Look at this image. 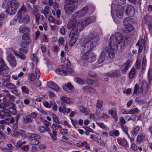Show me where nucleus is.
Segmentation results:
<instances>
[{"instance_id":"f257e3e1","label":"nucleus","mask_w":152,"mask_h":152,"mask_svg":"<svg viewBox=\"0 0 152 152\" xmlns=\"http://www.w3.org/2000/svg\"><path fill=\"white\" fill-rule=\"evenodd\" d=\"M98 30L95 29L91 32L87 38H84L85 45L81 46L80 48L81 52H84L81 56L82 59L86 60L89 62H92L96 60V56L91 52V50L99 42Z\"/></svg>"},{"instance_id":"f03ea898","label":"nucleus","mask_w":152,"mask_h":152,"mask_svg":"<svg viewBox=\"0 0 152 152\" xmlns=\"http://www.w3.org/2000/svg\"><path fill=\"white\" fill-rule=\"evenodd\" d=\"M81 20L77 21L76 18H73L70 20L67 25V28L68 29H71L70 35L72 36L75 34H78V31H81L82 30V26H80Z\"/></svg>"},{"instance_id":"7ed1b4c3","label":"nucleus","mask_w":152,"mask_h":152,"mask_svg":"<svg viewBox=\"0 0 152 152\" xmlns=\"http://www.w3.org/2000/svg\"><path fill=\"white\" fill-rule=\"evenodd\" d=\"M89 10H91V12H92L94 10V7L92 5H86L79 11L75 12L73 16L75 17L77 16L79 18L82 17L87 13Z\"/></svg>"},{"instance_id":"20e7f679","label":"nucleus","mask_w":152,"mask_h":152,"mask_svg":"<svg viewBox=\"0 0 152 152\" xmlns=\"http://www.w3.org/2000/svg\"><path fill=\"white\" fill-rule=\"evenodd\" d=\"M148 85L145 81H142L141 87L139 88V85L138 84H136L134 86V94L137 93H139L142 92L143 94H145L147 92Z\"/></svg>"},{"instance_id":"39448f33","label":"nucleus","mask_w":152,"mask_h":152,"mask_svg":"<svg viewBox=\"0 0 152 152\" xmlns=\"http://www.w3.org/2000/svg\"><path fill=\"white\" fill-rule=\"evenodd\" d=\"M121 42L124 43V41L122 36L120 33H117L114 35L112 36L110 38V45H113L115 43L118 44Z\"/></svg>"},{"instance_id":"423d86ee","label":"nucleus","mask_w":152,"mask_h":152,"mask_svg":"<svg viewBox=\"0 0 152 152\" xmlns=\"http://www.w3.org/2000/svg\"><path fill=\"white\" fill-rule=\"evenodd\" d=\"M132 21L129 18H125L123 21V23L124 25V29L126 31L130 32L133 30L134 27L131 24Z\"/></svg>"},{"instance_id":"0eeeda50","label":"nucleus","mask_w":152,"mask_h":152,"mask_svg":"<svg viewBox=\"0 0 152 152\" xmlns=\"http://www.w3.org/2000/svg\"><path fill=\"white\" fill-rule=\"evenodd\" d=\"M116 46H114L113 48L110 44L108 47H105L103 49V50L106 52H108L109 56L111 58L113 59L115 56Z\"/></svg>"},{"instance_id":"6e6552de","label":"nucleus","mask_w":152,"mask_h":152,"mask_svg":"<svg viewBox=\"0 0 152 152\" xmlns=\"http://www.w3.org/2000/svg\"><path fill=\"white\" fill-rule=\"evenodd\" d=\"M66 3L64 5V8L67 14H71L75 10V6L74 4L71 3L70 2L65 1Z\"/></svg>"},{"instance_id":"1a4fd4ad","label":"nucleus","mask_w":152,"mask_h":152,"mask_svg":"<svg viewBox=\"0 0 152 152\" xmlns=\"http://www.w3.org/2000/svg\"><path fill=\"white\" fill-rule=\"evenodd\" d=\"M8 72L7 67L4 64L3 60L1 58H0V74L5 76Z\"/></svg>"},{"instance_id":"9d476101","label":"nucleus","mask_w":152,"mask_h":152,"mask_svg":"<svg viewBox=\"0 0 152 152\" xmlns=\"http://www.w3.org/2000/svg\"><path fill=\"white\" fill-rule=\"evenodd\" d=\"M7 60L11 66H15L16 65L15 58L12 54H9L7 56Z\"/></svg>"},{"instance_id":"9b49d317","label":"nucleus","mask_w":152,"mask_h":152,"mask_svg":"<svg viewBox=\"0 0 152 152\" xmlns=\"http://www.w3.org/2000/svg\"><path fill=\"white\" fill-rule=\"evenodd\" d=\"M135 11L134 7L131 5H128L126 10V14L129 16L132 17L134 15Z\"/></svg>"},{"instance_id":"f8f14e48","label":"nucleus","mask_w":152,"mask_h":152,"mask_svg":"<svg viewBox=\"0 0 152 152\" xmlns=\"http://www.w3.org/2000/svg\"><path fill=\"white\" fill-rule=\"evenodd\" d=\"M27 11L25 7V5L23 4L18 11L17 17L18 18L23 17V15L27 14Z\"/></svg>"},{"instance_id":"ddd939ff","label":"nucleus","mask_w":152,"mask_h":152,"mask_svg":"<svg viewBox=\"0 0 152 152\" xmlns=\"http://www.w3.org/2000/svg\"><path fill=\"white\" fill-rule=\"evenodd\" d=\"M19 54L18 53L15 51H14V53L15 55L20 58L22 59L23 60L25 59V57L24 55L27 52L26 50L23 48H20L19 49Z\"/></svg>"},{"instance_id":"4468645a","label":"nucleus","mask_w":152,"mask_h":152,"mask_svg":"<svg viewBox=\"0 0 152 152\" xmlns=\"http://www.w3.org/2000/svg\"><path fill=\"white\" fill-rule=\"evenodd\" d=\"M94 17H91L90 18H88L86 19L83 21H82L81 20V24L80 26H82V30L84 28V26L89 24L90 23L92 22L95 21Z\"/></svg>"},{"instance_id":"2eb2a0df","label":"nucleus","mask_w":152,"mask_h":152,"mask_svg":"<svg viewBox=\"0 0 152 152\" xmlns=\"http://www.w3.org/2000/svg\"><path fill=\"white\" fill-rule=\"evenodd\" d=\"M2 91L4 92V94L5 96L3 99L4 102H7V100L6 97L11 100H13L15 99L14 96L10 94V91L8 90H3Z\"/></svg>"},{"instance_id":"dca6fc26","label":"nucleus","mask_w":152,"mask_h":152,"mask_svg":"<svg viewBox=\"0 0 152 152\" xmlns=\"http://www.w3.org/2000/svg\"><path fill=\"white\" fill-rule=\"evenodd\" d=\"M78 34H75L74 35L71 36L70 33L69 34V37L71 38L69 42V46L72 47L75 43L78 38Z\"/></svg>"},{"instance_id":"f3484780","label":"nucleus","mask_w":152,"mask_h":152,"mask_svg":"<svg viewBox=\"0 0 152 152\" xmlns=\"http://www.w3.org/2000/svg\"><path fill=\"white\" fill-rule=\"evenodd\" d=\"M131 61L129 60L127 61L121 67V71L122 72L125 73L126 71L131 66Z\"/></svg>"},{"instance_id":"a211bd4d","label":"nucleus","mask_w":152,"mask_h":152,"mask_svg":"<svg viewBox=\"0 0 152 152\" xmlns=\"http://www.w3.org/2000/svg\"><path fill=\"white\" fill-rule=\"evenodd\" d=\"M2 85L6 87L10 81V78L9 76H4L1 78Z\"/></svg>"},{"instance_id":"6ab92c4d","label":"nucleus","mask_w":152,"mask_h":152,"mask_svg":"<svg viewBox=\"0 0 152 152\" xmlns=\"http://www.w3.org/2000/svg\"><path fill=\"white\" fill-rule=\"evenodd\" d=\"M103 101L98 100L97 102L96 108V114L97 116H99L100 113L99 110L102 107L103 104Z\"/></svg>"},{"instance_id":"aec40b11","label":"nucleus","mask_w":152,"mask_h":152,"mask_svg":"<svg viewBox=\"0 0 152 152\" xmlns=\"http://www.w3.org/2000/svg\"><path fill=\"white\" fill-rule=\"evenodd\" d=\"M117 141L119 144L123 146H126L128 145L127 140L124 137H118Z\"/></svg>"},{"instance_id":"412c9836","label":"nucleus","mask_w":152,"mask_h":152,"mask_svg":"<svg viewBox=\"0 0 152 152\" xmlns=\"http://www.w3.org/2000/svg\"><path fill=\"white\" fill-rule=\"evenodd\" d=\"M48 85L49 88L54 90L56 91L57 92L59 90V88L58 86L52 82L50 81L48 82Z\"/></svg>"},{"instance_id":"4be33fe9","label":"nucleus","mask_w":152,"mask_h":152,"mask_svg":"<svg viewBox=\"0 0 152 152\" xmlns=\"http://www.w3.org/2000/svg\"><path fill=\"white\" fill-rule=\"evenodd\" d=\"M124 43L121 42L120 43H115L113 45H110L113 48L114 46H115V50H118L119 52H121L123 49L124 48Z\"/></svg>"},{"instance_id":"5701e85b","label":"nucleus","mask_w":152,"mask_h":152,"mask_svg":"<svg viewBox=\"0 0 152 152\" xmlns=\"http://www.w3.org/2000/svg\"><path fill=\"white\" fill-rule=\"evenodd\" d=\"M23 18H22L23 17H20V18H18L19 19L18 22L20 23L23 22H25L26 23H28L29 22L30 20V18L27 14L23 15Z\"/></svg>"},{"instance_id":"b1692460","label":"nucleus","mask_w":152,"mask_h":152,"mask_svg":"<svg viewBox=\"0 0 152 152\" xmlns=\"http://www.w3.org/2000/svg\"><path fill=\"white\" fill-rule=\"evenodd\" d=\"M34 15L35 17L36 22L37 23V24H39L44 19L43 16L41 15L39 13H35Z\"/></svg>"},{"instance_id":"393cba45","label":"nucleus","mask_w":152,"mask_h":152,"mask_svg":"<svg viewBox=\"0 0 152 152\" xmlns=\"http://www.w3.org/2000/svg\"><path fill=\"white\" fill-rule=\"evenodd\" d=\"M30 31V28L24 25H21L19 28V31L21 33H23L26 32H29Z\"/></svg>"},{"instance_id":"a878e982","label":"nucleus","mask_w":152,"mask_h":152,"mask_svg":"<svg viewBox=\"0 0 152 152\" xmlns=\"http://www.w3.org/2000/svg\"><path fill=\"white\" fill-rule=\"evenodd\" d=\"M119 8L117 11L116 15L118 18L121 19L122 18L124 15V9L121 6Z\"/></svg>"},{"instance_id":"bb28decb","label":"nucleus","mask_w":152,"mask_h":152,"mask_svg":"<svg viewBox=\"0 0 152 152\" xmlns=\"http://www.w3.org/2000/svg\"><path fill=\"white\" fill-rule=\"evenodd\" d=\"M17 10V9L15 7H13L10 6L5 11V12H7L10 15H12L15 13Z\"/></svg>"},{"instance_id":"cd10ccee","label":"nucleus","mask_w":152,"mask_h":152,"mask_svg":"<svg viewBox=\"0 0 152 152\" xmlns=\"http://www.w3.org/2000/svg\"><path fill=\"white\" fill-rule=\"evenodd\" d=\"M108 113L111 115L112 117L115 119V121L117 120L116 111L115 109L112 108L110 110H109Z\"/></svg>"},{"instance_id":"c85d7f7f","label":"nucleus","mask_w":152,"mask_h":152,"mask_svg":"<svg viewBox=\"0 0 152 152\" xmlns=\"http://www.w3.org/2000/svg\"><path fill=\"white\" fill-rule=\"evenodd\" d=\"M0 115L2 118H5L7 116L9 117L10 115V114L8 110L4 109V110L0 111Z\"/></svg>"},{"instance_id":"c756f323","label":"nucleus","mask_w":152,"mask_h":152,"mask_svg":"<svg viewBox=\"0 0 152 152\" xmlns=\"http://www.w3.org/2000/svg\"><path fill=\"white\" fill-rule=\"evenodd\" d=\"M145 41L143 39H141V43L140 44V42H138L136 44V46L138 48V53H141L143 49V46L144 45Z\"/></svg>"},{"instance_id":"7c9ffc66","label":"nucleus","mask_w":152,"mask_h":152,"mask_svg":"<svg viewBox=\"0 0 152 152\" xmlns=\"http://www.w3.org/2000/svg\"><path fill=\"white\" fill-rule=\"evenodd\" d=\"M105 56V52L102 50L101 55L98 60V63L99 64L102 63L104 61Z\"/></svg>"},{"instance_id":"2f4dec72","label":"nucleus","mask_w":152,"mask_h":152,"mask_svg":"<svg viewBox=\"0 0 152 152\" xmlns=\"http://www.w3.org/2000/svg\"><path fill=\"white\" fill-rule=\"evenodd\" d=\"M61 68L62 69H57L56 70V72L59 75L64 76L66 75V72L64 70L65 68L64 67V66L63 65H61Z\"/></svg>"},{"instance_id":"473e14b6","label":"nucleus","mask_w":152,"mask_h":152,"mask_svg":"<svg viewBox=\"0 0 152 152\" xmlns=\"http://www.w3.org/2000/svg\"><path fill=\"white\" fill-rule=\"evenodd\" d=\"M23 121L24 124H27L32 122V120L28 114L23 117Z\"/></svg>"},{"instance_id":"72a5a7b5","label":"nucleus","mask_w":152,"mask_h":152,"mask_svg":"<svg viewBox=\"0 0 152 152\" xmlns=\"http://www.w3.org/2000/svg\"><path fill=\"white\" fill-rule=\"evenodd\" d=\"M49 107L52 108L53 111H56L57 109V106L55 102L53 100L51 101L49 104Z\"/></svg>"},{"instance_id":"f704fd0d","label":"nucleus","mask_w":152,"mask_h":152,"mask_svg":"<svg viewBox=\"0 0 152 152\" xmlns=\"http://www.w3.org/2000/svg\"><path fill=\"white\" fill-rule=\"evenodd\" d=\"M120 125L121 126V127L122 130L125 132V134H126L128 136V137L130 138L129 136L128 133V127L125 125H124L123 124H120Z\"/></svg>"},{"instance_id":"c9c22d12","label":"nucleus","mask_w":152,"mask_h":152,"mask_svg":"<svg viewBox=\"0 0 152 152\" xmlns=\"http://www.w3.org/2000/svg\"><path fill=\"white\" fill-rule=\"evenodd\" d=\"M136 71L134 68H132L129 73V77L130 78H132L134 77Z\"/></svg>"},{"instance_id":"e433bc0d","label":"nucleus","mask_w":152,"mask_h":152,"mask_svg":"<svg viewBox=\"0 0 152 152\" xmlns=\"http://www.w3.org/2000/svg\"><path fill=\"white\" fill-rule=\"evenodd\" d=\"M48 133L52 140H56L57 133L56 131L54 130L53 131L52 133L49 132Z\"/></svg>"},{"instance_id":"4c0bfd02","label":"nucleus","mask_w":152,"mask_h":152,"mask_svg":"<svg viewBox=\"0 0 152 152\" xmlns=\"http://www.w3.org/2000/svg\"><path fill=\"white\" fill-rule=\"evenodd\" d=\"M59 110L63 113H66V106L64 103H61L59 106Z\"/></svg>"},{"instance_id":"58836bf2","label":"nucleus","mask_w":152,"mask_h":152,"mask_svg":"<svg viewBox=\"0 0 152 152\" xmlns=\"http://www.w3.org/2000/svg\"><path fill=\"white\" fill-rule=\"evenodd\" d=\"M19 5L18 2L16 0H12L11 2V4H10V6L12 7H15L17 9Z\"/></svg>"},{"instance_id":"ea45409f","label":"nucleus","mask_w":152,"mask_h":152,"mask_svg":"<svg viewBox=\"0 0 152 152\" xmlns=\"http://www.w3.org/2000/svg\"><path fill=\"white\" fill-rule=\"evenodd\" d=\"M10 4L11 2L9 1V0H5L2 4V7L4 8H7L10 6Z\"/></svg>"},{"instance_id":"a19ab883","label":"nucleus","mask_w":152,"mask_h":152,"mask_svg":"<svg viewBox=\"0 0 152 152\" xmlns=\"http://www.w3.org/2000/svg\"><path fill=\"white\" fill-rule=\"evenodd\" d=\"M80 111L86 114H88L89 113V110L88 109L80 107Z\"/></svg>"},{"instance_id":"79ce46f5","label":"nucleus","mask_w":152,"mask_h":152,"mask_svg":"<svg viewBox=\"0 0 152 152\" xmlns=\"http://www.w3.org/2000/svg\"><path fill=\"white\" fill-rule=\"evenodd\" d=\"M114 77H119L121 75L120 71L119 70H115L113 71Z\"/></svg>"},{"instance_id":"37998d69","label":"nucleus","mask_w":152,"mask_h":152,"mask_svg":"<svg viewBox=\"0 0 152 152\" xmlns=\"http://www.w3.org/2000/svg\"><path fill=\"white\" fill-rule=\"evenodd\" d=\"M74 80L77 83L79 84L83 85L85 84V81L84 80L78 77H75Z\"/></svg>"},{"instance_id":"c03bdc74","label":"nucleus","mask_w":152,"mask_h":152,"mask_svg":"<svg viewBox=\"0 0 152 152\" xmlns=\"http://www.w3.org/2000/svg\"><path fill=\"white\" fill-rule=\"evenodd\" d=\"M31 60L34 61L36 64H37V56L36 54H33L31 56Z\"/></svg>"},{"instance_id":"a18cd8bd","label":"nucleus","mask_w":152,"mask_h":152,"mask_svg":"<svg viewBox=\"0 0 152 152\" xmlns=\"http://www.w3.org/2000/svg\"><path fill=\"white\" fill-rule=\"evenodd\" d=\"M49 9L48 6L45 7L44 10H41V13L45 15L49 13Z\"/></svg>"},{"instance_id":"49530a36","label":"nucleus","mask_w":152,"mask_h":152,"mask_svg":"<svg viewBox=\"0 0 152 152\" xmlns=\"http://www.w3.org/2000/svg\"><path fill=\"white\" fill-rule=\"evenodd\" d=\"M38 139H34L31 140L30 141V143L31 145H37L39 143V141L37 140Z\"/></svg>"},{"instance_id":"de8ad7c7","label":"nucleus","mask_w":152,"mask_h":152,"mask_svg":"<svg viewBox=\"0 0 152 152\" xmlns=\"http://www.w3.org/2000/svg\"><path fill=\"white\" fill-rule=\"evenodd\" d=\"M96 123L101 128L104 130H107V126L105 125L104 123L100 122H96Z\"/></svg>"},{"instance_id":"09e8293b","label":"nucleus","mask_w":152,"mask_h":152,"mask_svg":"<svg viewBox=\"0 0 152 152\" xmlns=\"http://www.w3.org/2000/svg\"><path fill=\"white\" fill-rule=\"evenodd\" d=\"M29 136L30 137L34 138V139H40L41 138V137L39 135L35 134L30 133L29 135Z\"/></svg>"},{"instance_id":"8fccbe9b","label":"nucleus","mask_w":152,"mask_h":152,"mask_svg":"<svg viewBox=\"0 0 152 152\" xmlns=\"http://www.w3.org/2000/svg\"><path fill=\"white\" fill-rule=\"evenodd\" d=\"M61 100L65 103L69 104L71 102L70 99L66 97L62 96L61 97Z\"/></svg>"},{"instance_id":"3c124183","label":"nucleus","mask_w":152,"mask_h":152,"mask_svg":"<svg viewBox=\"0 0 152 152\" xmlns=\"http://www.w3.org/2000/svg\"><path fill=\"white\" fill-rule=\"evenodd\" d=\"M30 37V36L28 33H26L24 34L22 36V38L24 40H28Z\"/></svg>"},{"instance_id":"603ef678","label":"nucleus","mask_w":152,"mask_h":152,"mask_svg":"<svg viewBox=\"0 0 152 152\" xmlns=\"http://www.w3.org/2000/svg\"><path fill=\"white\" fill-rule=\"evenodd\" d=\"M22 92L26 94H28L29 93V90L28 88L25 86H23L21 87Z\"/></svg>"},{"instance_id":"864d4df0","label":"nucleus","mask_w":152,"mask_h":152,"mask_svg":"<svg viewBox=\"0 0 152 152\" xmlns=\"http://www.w3.org/2000/svg\"><path fill=\"white\" fill-rule=\"evenodd\" d=\"M6 87L8 89H14L16 88V86L13 84L11 83L10 82L6 86Z\"/></svg>"},{"instance_id":"5fc2aeb1","label":"nucleus","mask_w":152,"mask_h":152,"mask_svg":"<svg viewBox=\"0 0 152 152\" xmlns=\"http://www.w3.org/2000/svg\"><path fill=\"white\" fill-rule=\"evenodd\" d=\"M146 58L145 56H144L143 57L142 63V69H144L145 66H146Z\"/></svg>"},{"instance_id":"6e6d98bb","label":"nucleus","mask_w":152,"mask_h":152,"mask_svg":"<svg viewBox=\"0 0 152 152\" xmlns=\"http://www.w3.org/2000/svg\"><path fill=\"white\" fill-rule=\"evenodd\" d=\"M67 88L70 90H72V89L73 88V86L70 84L68 83L65 86H63V88L64 90L65 91H67L66 89V88Z\"/></svg>"},{"instance_id":"4d7b16f0","label":"nucleus","mask_w":152,"mask_h":152,"mask_svg":"<svg viewBox=\"0 0 152 152\" xmlns=\"http://www.w3.org/2000/svg\"><path fill=\"white\" fill-rule=\"evenodd\" d=\"M140 129V128L139 126L136 127L132 132V134L133 136H136Z\"/></svg>"},{"instance_id":"13d9d810","label":"nucleus","mask_w":152,"mask_h":152,"mask_svg":"<svg viewBox=\"0 0 152 152\" xmlns=\"http://www.w3.org/2000/svg\"><path fill=\"white\" fill-rule=\"evenodd\" d=\"M113 71H110L108 72L107 73L104 75L105 76H107L108 77L113 78L114 77Z\"/></svg>"},{"instance_id":"bf43d9fd","label":"nucleus","mask_w":152,"mask_h":152,"mask_svg":"<svg viewBox=\"0 0 152 152\" xmlns=\"http://www.w3.org/2000/svg\"><path fill=\"white\" fill-rule=\"evenodd\" d=\"M139 110L137 108H134V109H131L129 111V114H133L136 113H139Z\"/></svg>"},{"instance_id":"052dcab7","label":"nucleus","mask_w":152,"mask_h":152,"mask_svg":"<svg viewBox=\"0 0 152 152\" xmlns=\"http://www.w3.org/2000/svg\"><path fill=\"white\" fill-rule=\"evenodd\" d=\"M89 83L90 85H94L95 86H98V85L97 84V81L95 80H89Z\"/></svg>"},{"instance_id":"680f3d73","label":"nucleus","mask_w":152,"mask_h":152,"mask_svg":"<svg viewBox=\"0 0 152 152\" xmlns=\"http://www.w3.org/2000/svg\"><path fill=\"white\" fill-rule=\"evenodd\" d=\"M145 137L143 135L141 134L140 135H139L137 138V141L138 142H140L142 140L145 138Z\"/></svg>"},{"instance_id":"e2e57ef3","label":"nucleus","mask_w":152,"mask_h":152,"mask_svg":"<svg viewBox=\"0 0 152 152\" xmlns=\"http://www.w3.org/2000/svg\"><path fill=\"white\" fill-rule=\"evenodd\" d=\"M70 119L73 125V126L75 128H77V121L76 119H73L72 118H70Z\"/></svg>"},{"instance_id":"0e129e2a","label":"nucleus","mask_w":152,"mask_h":152,"mask_svg":"<svg viewBox=\"0 0 152 152\" xmlns=\"http://www.w3.org/2000/svg\"><path fill=\"white\" fill-rule=\"evenodd\" d=\"M60 133L63 135H66L68 134L67 129H61L60 131Z\"/></svg>"},{"instance_id":"69168bd1","label":"nucleus","mask_w":152,"mask_h":152,"mask_svg":"<svg viewBox=\"0 0 152 152\" xmlns=\"http://www.w3.org/2000/svg\"><path fill=\"white\" fill-rule=\"evenodd\" d=\"M25 152H27L29 150V147L28 145H23L21 148Z\"/></svg>"},{"instance_id":"338daca9","label":"nucleus","mask_w":152,"mask_h":152,"mask_svg":"<svg viewBox=\"0 0 152 152\" xmlns=\"http://www.w3.org/2000/svg\"><path fill=\"white\" fill-rule=\"evenodd\" d=\"M35 72L37 78L38 79L40 77V70L39 69L36 68L35 69Z\"/></svg>"},{"instance_id":"774afa93","label":"nucleus","mask_w":152,"mask_h":152,"mask_svg":"<svg viewBox=\"0 0 152 152\" xmlns=\"http://www.w3.org/2000/svg\"><path fill=\"white\" fill-rule=\"evenodd\" d=\"M29 117L31 118H35L37 115V114L35 112H33L29 114H28Z\"/></svg>"}]
</instances>
